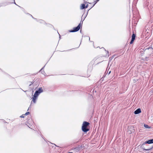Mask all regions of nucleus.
<instances>
[{"label": "nucleus", "instance_id": "nucleus-6", "mask_svg": "<svg viewBox=\"0 0 153 153\" xmlns=\"http://www.w3.org/2000/svg\"><path fill=\"white\" fill-rule=\"evenodd\" d=\"M38 96H35V95L34 94L33 96V102L35 103L36 102V98Z\"/></svg>", "mask_w": 153, "mask_h": 153}, {"label": "nucleus", "instance_id": "nucleus-2", "mask_svg": "<svg viewBox=\"0 0 153 153\" xmlns=\"http://www.w3.org/2000/svg\"><path fill=\"white\" fill-rule=\"evenodd\" d=\"M81 26V23L79 24L76 27L74 28V30H73L70 31V32H74L78 31L80 29V27Z\"/></svg>", "mask_w": 153, "mask_h": 153}, {"label": "nucleus", "instance_id": "nucleus-8", "mask_svg": "<svg viewBox=\"0 0 153 153\" xmlns=\"http://www.w3.org/2000/svg\"><path fill=\"white\" fill-rule=\"evenodd\" d=\"M85 7V4H82L81 5V9H84ZM85 7L87 8V6Z\"/></svg>", "mask_w": 153, "mask_h": 153}, {"label": "nucleus", "instance_id": "nucleus-11", "mask_svg": "<svg viewBox=\"0 0 153 153\" xmlns=\"http://www.w3.org/2000/svg\"><path fill=\"white\" fill-rule=\"evenodd\" d=\"M29 114V112H26L25 113V115H28Z\"/></svg>", "mask_w": 153, "mask_h": 153}, {"label": "nucleus", "instance_id": "nucleus-5", "mask_svg": "<svg viewBox=\"0 0 153 153\" xmlns=\"http://www.w3.org/2000/svg\"><path fill=\"white\" fill-rule=\"evenodd\" d=\"M141 112V110L140 108H138L134 112V113L135 114H137Z\"/></svg>", "mask_w": 153, "mask_h": 153}, {"label": "nucleus", "instance_id": "nucleus-9", "mask_svg": "<svg viewBox=\"0 0 153 153\" xmlns=\"http://www.w3.org/2000/svg\"><path fill=\"white\" fill-rule=\"evenodd\" d=\"M144 126L146 128H149L150 127L147 125L144 124Z\"/></svg>", "mask_w": 153, "mask_h": 153}, {"label": "nucleus", "instance_id": "nucleus-7", "mask_svg": "<svg viewBox=\"0 0 153 153\" xmlns=\"http://www.w3.org/2000/svg\"><path fill=\"white\" fill-rule=\"evenodd\" d=\"M145 143H148L149 144L152 143H153V139L150 140L147 142H145Z\"/></svg>", "mask_w": 153, "mask_h": 153}, {"label": "nucleus", "instance_id": "nucleus-4", "mask_svg": "<svg viewBox=\"0 0 153 153\" xmlns=\"http://www.w3.org/2000/svg\"><path fill=\"white\" fill-rule=\"evenodd\" d=\"M135 39V35L134 34H133L132 35V37H131V40L130 43L131 44L133 43L134 40Z\"/></svg>", "mask_w": 153, "mask_h": 153}, {"label": "nucleus", "instance_id": "nucleus-12", "mask_svg": "<svg viewBox=\"0 0 153 153\" xmlns=\"http://www.w3.org/2000/svg\"><path fill=\"white\" fill-rule=\"evenodd\" d=\"M21 117H24L22 116H21Z\"/></svg>", "mask_w": 153, "mask_h": 153}, {"label": "nucleus", "instance_id": "nucleus-13", "mask_svg": "<svg viewBox=\"0 0 153 153\" xmlns=\"http://www.w3.org/2000/svg\"><path fill=\"white\" fill-rule=\"evenodd\" d=\"M71 153V152H70V153Z\"/></svg>", "mask_w": 153, "mask_h": 153}, {"label": "nucleus", "instance_id": "nucleus-10", "mask_svg": "<svg viewBox=\"0 0 153 153\" xmlns=\"http://www.w3.org/2000/svg\"><path fill=\"white\" fill-rule=\"evenodd\" d=\"M143 149L144 150H146V151H149L151 149Z\"/></svg>", "mask_w": 153, "mask_h": 153}, {"label": "nucleus", "instance_id": "nucleus-1", "mask_svg": "<svg viewBox=\"0 0 153 153\" xmlns=\"http://www.w3.org/2000/svg\"><path fill=\"white\" fill-rule=\"evenodd\" d=\"M89 124V123L86 122H84L83 123L82 127V129L83 131L86 132L89 130V129L87 128V127Z\"/></svg>", "mask_w": 153, "mask_h": 153}, {"label": "nucleus", "instance_id": "nucleus-3", "mask_svg": "<svg viewBox=\"0 0 153 153\" xmlns=\"http://www.w3.org/2000/svg\"><path fill=\"white\" fill-rule=\"evenodd\" d=\"M42 91H43L42 88H40L38 91H36L35 92L34 94L35 95V96H38L39 94L40 93L42 92Z\"/></svg>", "mask_w": 153, "mask_h": 153}]
</instances>
